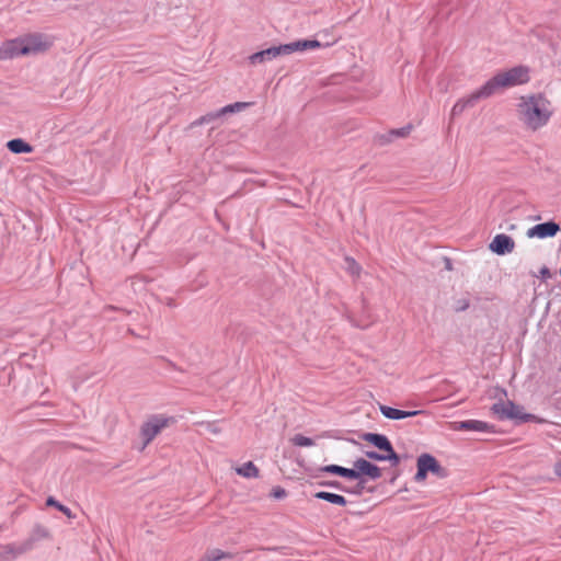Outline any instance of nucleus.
I'll use <instances>...</instances> for the list:
<instances>
[{
    "mask_svg": "<svg viewBox=\"0 0 561 561\" xmlns=\"http://www.w3.org/2000/svg\"><path fill=\"white\" fill-rule=\"evenodd\" d=\"M236 472L244 478H257L260 473L257 467L252 461H248L242 466L237 467Z\"/></svg>",
    "mask_w": 561,
    "mask_h": 561,
    "instance_id": "19",
    "label": "nucleus"
},
{
    "mask_svg": "<svg viewBox=\"0 0 561 561\" xmlns=\"http://www.w3.org/2000/svg\"><path fill=\"white\" fill-rule=\"evenodd\" d=\"M366 456L369 459H374V460H389L388 453H386V454H378L376 451H366Z\"/></svg>",
    "mask_w": 561,
    "mask_h": 561,
    "instance_id": "23",
    "label": "nucleus"
},
{
    "mask_svg": "<svg viewBox=\"0 0 561 561\" xmlns=\"http://www.w3.org/2000/svg\"><path fill=\"white\" fill-rule=\"evenodd\" d=\"M416 466H417V471H416L414 479L417 482L425 481L428 472H432L433 474H435L439 478L446 477V470L430 454H422L417 458Z\"/></svg>",
    "mask_w": 561,
    "mask_h": 561,
    "instance_id": "5",
    "label": "nucleus"
},
{
    "mask_svg": "<svg viewBox=\"0 0 561 561\" xmlns=\"http://www.w3.org/2000/svg\"><path fill=\"white\" fill-rule=\"evenodd\" d=\"M554 473L561 479V461L554 465Z\"/></svg>",
    "mask_w": 561,
    "mask_h": 561,
    "instance_id": "28",
    "label": "nucleus"
},
{
    "mask_svg": "<svg viewBox=\"0 0 561 561\" xmlns=\"http://www.w3.org/2000/svg\"><path fill=\"white\" fill-rule=\"evenodd\" d=\"M291 443L295 445V446H299V447H310L312 446L314 443L311 438L309 437H306L301 434H297L295 435L293 438H291Z\"/></svg>",
    "mask_w": 561,
    "mask_h": 561,
    "instance_id": "22",
    "label": "nucleus"
},
{
    "mask_svg": "<svg viewBox=\"0 0 561 561\" xmlns=\"http://www.w3.org/2000/svg\"><path fill=\"white\" fill-rule=\"evenodd\" d=\"M529 81V69L525 66H517L506 71L499 72L489 81H486L480 89V95L490 98L491 95L500 92L503 89L512 88L515 85L524 84Z\"/></svg>",
    "mask_w": 561,
    "mask_h": 561,
    "instance_id": "2",
    "label": "nucleus"
},
{
    "mask_svg": "<svg viewBox=\"0 0 561 561\" xmlns=\"http://www.w3.org/2000/svg\"><path fill=\"white\" fill-rule=\"evenodd\" d=\"M559 231V226L552 221L539 224L528 230L529 237L547 238L553 237Z\"/></svg>",
    "mask_w": 561,
    "mask_h": 561,
    "instance_id": "14",
    "label": "nucleus"
},
{
    "mask_svg": "<svg viewBox=\"0 0 561 561\" xmlns=\"http://www.w3.org/2000/svg\"><path fill=\"white\" fill-rule=\"evenodd\" d=\"M272 495L275 497V499H283L286 496V491L280 488V486H277L273 490V493Z\"/></svg>",
    "mask_w": 561,
    "mask_h": 561,
    "instance_id": "25",
    "label": "nucleus"
},
{
    "mask_svg": "<svg viewBox=\"0 0 561 561\" xmlns=\"http://www.w3.org/2000/svg\"><path fill=\"white\" fill-rule=\"evenodd\" d=\"M365 440L375 445L381 451L388 453L389 460L393 462V465H398L400 459L399 456L394 453L389 439L380 434H366Z\"/></svg>",
    "mask_w": 561,
    "mask_h": 561,
    "instance_id": "8",
    "label": "nucleus"
},
{
    "mask_svg": "<svg viewBox=\"0 0 561 561\" xmlns=\"http://www.w3.org/2000/svg\"><path fill=\"white\" fill-rule=\"evenodd\" d=\"M481 99H488L484 95H480L479 89L471 94H469L467 98H463L456 102V104L451 108V117L459 116L467 107L473 106L479 100Z\"/></svg>",
    "mask_w": 561,
    "mask_h": 561,
    "instance_id": "13",
    "label": "nucleus"
},
{
    "mask_svg": "<svg viewBox=\"0 0 561 561\" xmlns=\"http://www.w3.org/2000/svg\"><path fill=\"white\" fill-rule=\"evenodd\" d=\"M47 506H54L58 510V505H61L58 501H56L53 496H49L46 501Z\"/></svg>",
    "mask_w": 561,
    "mask_h": 561,
    "instance_id": "27",
    "label": "nucleus"
},
{
    "mask_svg": "<svg viewBox=\"0 0 561 561\" xmlns=\"http://www.w3.org/2000/svg\"><path fill=\"white\" fill-rule=\"evenodd\" d=\"M245 106H248V103H236L234 105H228L226 107L222 108V113H227V112H233L234 108H244Z\"/></svg>",
    "mask_w": 561,
    "mask_h": 561,
    "instance_id": "24",
    "label": "nucleus"
},
{
    "mask_svg": "<svg viewBox=\"0 0 561 561\" xmlns=\"http://www.w3.org/2000/svg\"><path fill=\"white\" fill-rule=\"evenodd\" d=\"M394 133L402 137L408 135V130H405V129H399V130H396Z\"/></svg>",
    "mask_w": 561,
    "mask_h": 561,
    "instance_id": "30",
    "label": "nucleus"
},
{
    "mask_svg": "<svg viewBox=\"0 0 561 561\" xmlns=\"http://www.w3.org/2000/svg\"><path fill=\"white\" fill-rule=\"evenodd\" d=\"M514 248V240L510 236L504 233L496 234L492 242L490 243L491 251L499 255L511 253L513 252Z\"/></svg>",
    "mask_w": 561,
    "mask_h": 561,
    "instance_id": "12",
    "label": "nucleus"
},
{
    "mask_svg": "<svg viewBox=\"0 0 561 561\" xmlns=\"http://www.w3.org/2000/svg\"><path fill=\"white\" fill-rule=\"evenodd\" d=\"M175 423L173 416L152 415L140 427L144 447L149 445L162 430Z\"/></svg>",
    "mask_w": 561,
    "mask_h": 561,
    "instance_id": "4",
    "label": "nucleus"
},
{
    "mask_svg": "<svg viewBox=\"0 0 561 561\" xmlns=\"http://www.w3.org/2000/svg\"><path fill=\"white\" fill-rule=\"evenodd\" d=\"M7 147L13 153H30L33 151V147L20 138L8 141Z\"/></svg>",
    "mask_w": 561,
    "mask_h": 561,
    "instance_id": "16",
    "label": "nucleus"
},
{
    "mask_svg": "<svg viewBox=\"0 0 561 561\" xmlns=\"http://www.w3.org/2000/svg\"><path fill=\"white\" fill-rule=\"evenodd\" d=\"M233 554L230 552L222 551L220 549L208 550L198 561H220L226 558H232Z\"/></svg>",
    "mask_w": 561,
    "mask_h": 561,
    "instance_id": "20",
    "label": "nucleus"
},
{
    "mask_svg": "<svg viewBox=\"0 0 561 561\" xmlns=\"http://www.w3.org/2000/svg\"><path fill=\"white\" fill-rule=\"evenodd\" d=\"M24 55L21 38L8 39L0 44V60Z\"/></svg>",
    "mask_w": 561,
    "mask_h": 561,
    "instance_id": "11",
    "label": "nucleus"
},
{
    "mask_svg": "<svg viewBox=\"0 0 561 561\" xmlns=\"http://www.w3.org/2000/svg\"><path fill=\"white\" fill-rule=\"evenodd\" d=\"M319 472H327V473H333L337 474L347 479H351L355 476L354 471L337 465H329L324 466L322 468H319Z\"/></svg>",
    "mask_w": 561,
    "mask_h": 561,
    "instance_id": "17",
    "label": "nucleus"
},
{
    "mask_svg": "<svg viewBox=\"0 0 561 561\" xmlns=\"http://www.w3.org/2000/svg\"><path fill=\"white\" fill-rule=\"evenodd\" d=\"M320 46H321V44L318 41H309V39L297 41L294 43L280 45L278 47H271V48L264 49L262 51L255 53L252 56H250V61L253 65L261 64L265 60H272L282 54L289 55L294 51L316 49V48H319Z\"/></svg>",
    "mask_w": 561,
    "mask_h": 561,
    "instance_id": "3",
    "label": "nucleus"
},
{
    "mask_svg": "<svg viewBox=\"0 0 561 561\" xmlns=\"http://www.w3.org/2000/svg\"><path fill=\"white\" fill-rule=\"evenodd\" d=\"M322 485H328V486H334V488H339L340 484L337 482H323L321 483Z\"/></svg>",
    "mask_w": 561,
    "mask_h": 561,
    "instance_id": "29",
    "label": "nucleus"
},
{
    "mask_svg": "<svg viewBox=\"0 0 561 561\" xmlns=\"http://www.w3.org/2000/svg\"><path fill=\"white\" fill-rule=\"evenodd\" d=\"M516 111L520 123L533 131L546 126L553 114L550 100L542 93L520 96Z\"/></svg>",
    "mask_w": 561,
    "mask_h": 561,
    "instance_id": "1",
    "label": "nucleus"
},
{
    "mask_svg": "<svg viewBox=\"0 0 561 561\" xmlns=\"http://www.w3.org/2000/svg\"><path fill=\"white\" fill-rule=\"evenodd\" d=\"M352 470L355 473V476L351 478L352 480L359 479L362 476L369 477L374 480L381 477V470L377 466L363 458L354 461V468Z\"/></svg>",
    "mask_w": 561,
    "mask_h": 561,
    "instance_id": "9",
    "label": "nucleus"
},
{
    "mask_svg": "<svg viewBox=\"0 0 561 561\" xmlns=\"http://www.w3.org/2000/svg\"><path fill=\"white\" fill-rule=\"evenodd\" d=\"M344 261L346 272L354 278H358L362 272L360 265L353 257L350 256H346Z\"/></svg>",
    "mask_w": 561,
    "mask_h": 561,
    "instance_id": "21",
    "label": "nucleus"
},
{
    "mask_svg": "<svg viewBox=\"0 0 561 561\" xmlns=\"http://www.w3.org/2000/svg\"><path fill=\"white\" fill-rule=\"evenodd\" d=\"M58 511L61 512L64 515H66L68 518H73V514L71 513V511L65 506V505H58Z\"/></svg>",
    "mask_w": 561,
    "mask_h": 561,
    "instance_id": "26",
    "label": "nucleus"
},
{
    "mask_svg": "<svg viewBox=\"0 0 561 561\" xmlns=\"http://www.w3.org/2000/svg\"><path fill=\"white\" fill-rule=\"evenodd\" d=\"M314 496L317 499L324 500V501H328V502H330L332 504H336V505H340V506H345L346 503H347V501H346V499L344 496L335 494V493L320 491V492H317L314 494Z\"/></svg>",
    "mask_w": 561,
    "mask_h": 561,
    "instance_id": "18",
    "label": "nucleus"
},
{
    "mask_svg": "<svg viewBox=\"0 0 561 561\" xmlns=\"http://www.w3.org/2000/svg\"><path fill=\"white\" fill-rule=\"evenodd\" d=\"M449 427L454 431L494 432L493 425L479 420L451 422Z\"/></svg>",
    "mask_w": 561,
    "mask_h": 561,
    "instance_id": "10",
    "label": "nucleus"
},
{
    "mask_svg": "<svg viewBox=\"0 0 561 561\" xmlns=\"http://www.w3.org/2000/svg\"><path fill=\"white\" fill-rule=\"evenodd\" d=\"M380 412L383 416L391 419V420H401L405 417H412L419 414L425 413L424 411L416 410V411H403L399 409H394L387 405H380Z\"/></svg>",
    "mask_w": 561,
    "mask_h": 561,
    "instance_id": "15",
    "label": "nucleus"
},
{
    "mask_svg": "<svg viewBox=\"0 0 561 561\" xmlns=\"http://www.w3.org/2000/svg\"><path fill=\"white\" fill-rule=\"evenodd\" d=\"M24 55L38 54L47 50L51 46V41L42 34H28L20 37Z\"/></svg>",
    "mask_w": 561,
    "mask_h": 561,
    "instance_id": "7",
    "label": "nucleus"
},
{
    "mask_svg": "<svg viewBox=\"0 0 561 561\" xmlns=\"http://www.w3.org/2000/svg\"><path fill=\"white\" fill-rule=\"evenodd\" d=\"M492 410L495 414H499L500 417L515 419L520 420L523 422L534 421L536 417L533 414H527L524 412L523 408L514 404L508 401L506 403H495L492 407Z\"/></svg>",
    "mask_w": 561,
    "mask_h": 561,
    "instance_id": "6",
    "label": "nucleus"
}]
</instances>
